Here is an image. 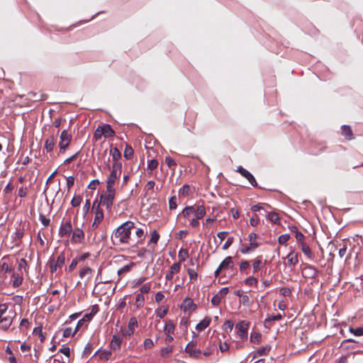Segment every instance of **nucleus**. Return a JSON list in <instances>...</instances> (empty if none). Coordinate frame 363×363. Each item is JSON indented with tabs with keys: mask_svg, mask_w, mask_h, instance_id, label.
<instances>
[{
	"mask_svg": "<svg viewBox=\"0 0 363 363\" xmlns=\"http://www.w3.org/2000/svg\"><path fill=\"white\" fill-rule=\"evenodd\" d=\"M133 149L130 146L126 145L124 150V157L126 159H130L133 157Z\"/></svg>",
	"mask_w": 363,
	"mask_h": 363,
	"instance_id": "473e14b6",
	"label": "nucleus"
},
{
	"mask_svg": "<svg viewBox=\"0 0 363 363\" xmlns=\"http://www.w3.org/2000/svg\"><path fill=\"white\" fill-rule=\"evenodd\" d=\"M349 331L355 336H363V327L357 328H350Z\"/></svg>",
	"mask_w": 363,
	"mask_h": 363,
	"instance_id": "72a5a7b5",
	"label": "nucleus"
},
{
	"mask_svg": "<svg viewBox=\"0 0 363 363\" xmlns=\"http://www.w3.org/2000/svg\"><path fill=\"white\" fill-rule=\"evenodd\" d=\"M220 269H233L234 266V263L233 262L232 257L228 256L225 257L220 264Z\"/></svg>",
	"mask_w": 363,
	"mask_h": 363,
	"instance_id": "2eb2a0df",
	"label": "nucleus"
},
{
	"mask_svg": "<svg viewBox=\"0 0 363 363\" xmlns=\"http://www.w3.org/2000/svg\"><path fill=\"white\" fill-rule=\"evenodd\" d=\"M196 305L194 303L193 300L191 298H185L183 301L181 308L184 311H194L196 308Z\"/></svg>",
	"mask_w": 363,
	"mask_h": 363,
	"instance_id": "1a4fd4ad",
	"label": "nucleus"
},
{
	"mask_svg": "<svg viewBox=\"0 0 363 363\" xmlns=\"http://www.w3.org/2000/svg\"><path fill=\"white\" fill-rule=\"evenodd\" d=\"M301 250H302L303 253L305 255H306L308 257L310 258L312 255L310 247L308 245H306V243H302L301 245Z\"/></svg>",
	"mask_w": 363,
	"mask_h": 363,
	"instance_id": "2f4dec72",
	"label": "nucleus"
},
{
	"mask_svg": "<svg viewBox=\"0 0 363 363\" xmlns=\"http://www.w3.org/2000/svg\"><path fill=\"white\" fill-rule=\"evenodd\" d=\"M101 130H103V135L105 138H110L115 135L114 130L111 128V125L109 124H104V125L101 126Z\"/></svg>",
	"mask_w": 363,
	"mask_h": 363,
	"instance_id": "f3484780",
	"label": "nucleus"
},
{
	"mask_svg": "<svg viewBox=\"0 0 363 363\" xmlns=\"http://www.w3.org/2000/svg\"><path fill=\"white\" fill-rule=\"evenodd\" d=\"M165 162L169 168L175 167L177 166L175 160L170 157H165Z\"/></svg>",
	"mask_w": 363,
	"mask_h": 363,
	"instance_id": "a18cd8bd",
	"label": "nucleus"
},
{
	"mask_svg": "<svg viewBox=\"0 0 363 363\" xmlns=\"http://www.w3.org/2000/svg\"><path fill=\"white\" fill-rule=\"evenodd\" d=\"M27 263L24 259H21L19 261H18V267L17 271L20 274H23V271L26 270Z\"/></svg>",
	"mask_w": 363,
	"mask_h": 363,
	"instance_id": "cd10ccee",
	"label": "nucleus"
},
{
	"mask_svg": "<svg viewBox=\"0 0 363 363\" xmlns=\"http://www.w3.org/2000/svg\"><path fill=\"white\" fill-rule=\"evenodd\" d=\"M169 209H171V210L177 208V197H176V196H172L169 199Z\"/></svg>",
	"mask_w": 363,
	"mask_h": 363,
	"instance_id": "58836bf2",
	"label": "nucleus"
},
{
	"mask_svg": "<svg viewBox=\"0 0 363 363\" xmlns=\"http://www.w3.org/2000/svg\"><path fill=\"white\" fill-rule=\"evenodd\" d=\"M121 342L122 337L117 335H113L110 344V347L113 350H119L121 348Z\"/></svg>",
	"mask_w": 363,
	"mask_h": 363,
	"instance_id": "ddd939ff",
	"label": "nucleus"
},
{
	"mask_svg": "<svg viewBox=\"0 0 363 363\" xmlns=\"http://www.w3.org/2000/svg\"><path fill=\"white\" fill-rule=\"evenodd\" d=\"M135 301L137 303L138 308L143 306L144 304V301H145V297H144L143 294H138L136 296Z\"/></svg>",
	"mask_w": 363,
	"mask_h": 363,
	"instance_id": "4c0bfd02",
	"label": "nucleus"
},
{
	"mask_svg": "<svg viewBox=\"0 0 363 363\" xmlns=\"http://www.w3.org/2000/svg\"><path fill=\"white\" fill-rule=\"evenodd\" d=\"M84 239V231L81 228H76L72 233L71 241L73 243H80Z\"/></svg>",
	"mask_w": 363,
	"mask_h": 363,
	"instance_id": "6e6552de",
	"label": "nucleus"
},
{
	"mask_svg": "<svg viewBox=\"0 0 363 363\" xmlns=\"http://www.w3.org/2000/svg\"><path fill=\"white\" fill-rule=\"evenodd\" d=\"M74 331L72 330V328L69 327L66 328L63 331V337H68L71 335H74Z\"/></svg>",
	"mask_w": 363,
	"mask_h": 363,
	"instance_id": "052dcab7",
	"label": "nucleus"
},
{
	"mask_svg": "<svg viewBox=\"0 0 363 363\" xmlns=\"http://www.w3.org/2000/svg\"><path fill=\"white\" fill-rule=\"evenodd\" d=\"M279 291L280 294H281L284 296H289L291 294V291L288 287H282Z\"/></svg>",
	"mask_w": 363,
	"mask_h": 363,
	"instance_id": "13d9d810",
	"label": "nucleus"
},
{
	"mask_svg": "<svg viewBox=\"0 0 363 363\" xmlns=\"http://www.w3.org/2000/svg\"><path fill=\"white\" fill-rule=\"evenodd\" d=\"M267 218L271 221L272 223H274L275 224L279 223V215L274 211L269 212L267 215Z\"/></svg>",
	"mask_w": 363,
	"mask_h": 363,
	"instance_id": "b1692460",
	"label": "nucleus"
},
{
	"mask_svg": "<svg viewBox=\"0 0 363 363\" xmlns=\"http://www.w3.org/2000/svg\"><path fill=\"white\" fill-rule=\"evenodd\" d=\"M91 269L89 267H86L81 269L79 272V277L81 279H83L86 274L91 273Z\"/></svg>",
	"mask_w": 363,
	"mask_h": 363,
	"instance_id": "de8ad7c7",
	"label": "nucleus"
},
{
	"mask_svg": "<svg viewBox=\"0 0 363 363\" xmlns=\"http://www.w3.org/2000/svg\"><path fill=\"white\" fill-rule=\"evenodd\" d=\"M257 238V235L255 233H251L248 236V240L250 242V245L252 247V248L257 249L259 244L256 242V239Z\"/></svg>",
	"mask_w": 363,
	"mask_h": 363,
	"instance_id": "5701e85b",
	"label": "nucleus"
},
{
	"mask_svg": "<svg viewBox=\"0 0 363 363\" xmlns=\"http://www.w3.org/2000/svg\"><path fill=\"white\" fill-rule=\"evenodd\" d=\"M234 238L233 237H229L224 245H223V250H227L233 242Z\"/></svg>",
	"mask_w": 363,
	"mask_h": 363,
	"instance_id": "680f3d73",
	"label": "nucleus"
},
{
	"mask_svg": "<svg viewBox=\"0 0 363 363\" xmlns=\"http://www.w3.org/2000/svg\"><path fill=\"white\" fill-rule=\"evenodd\" d=\"M188 274L191 280L196 279L198 275L197 272L193 269H189Z\"/></svg>",
	"mask_w": 363,
	"mask_h": 363,
	"instance_id": "338daca9",
	"label": "nucleus"
},
{
	"mask_svg": "<svg viewBox=\"0 0 363 363\" xmlns=\"http://www.w3.org/2000/svg\"><path fill=\"white\" fill-rule=\"evenodd\" d=\"M342 134L347 138V140H352V131L350 125H343L341 127Z\"/></svg>",
	"mask_w": 363,
	"mask_h": 363,
	"instance_id": "412c9836",
	"label": "nucleus"
},
{
	"mask_svg": "<svg viewBox=\"0 0 363 363\" xmlns=\"http://www.w3.org/2000/svg\"><path fill=\"white\" fill-rule=\"evenodd\" d=\"M65 257L62 254L57 257L56 261H55L53 256L50 257L49 259V264L50 267L51 272H56L58 268H61L65 263Z\"/></svg>",
	"mask_w": 363,
	"mask_h": 363,
	"instance_id": "7ed1b4c3",
	"label": "nucleus"
},
{
	"mask_svg": "<svg viewBox=\"0 0 363 363\" xmlns=\"http://www.w3.org/2000/svg\"><path fill=\"white\" fill-rule=\"evenodd\" d=\"M114 198L115 195L102 193L100 196V201L97 204V207L99 208V206L101 204L106 207L108 211L110 212L111 211Z\"/></svg>",
	"mask_w": 363,
	"mask_h": 363,
	"instance_id": "f03ea898",
	"label": "nucleus"
},
{
	"mask_svg": "<svg viewBox=\"0 0 363 363\" xmlns=\"http://www.w3.org/2000/svg\"><path fill=\"white\" fill-rule=\"evenodd\" d=\"M290 238L289 234H283L278 238V242L280 245H284Z\"/></svg>",
	"mask_w": 363,
	"mask_h": 363,
	"instance_id": "ea45409f",
	"label": "nucleus"
},
{
	"mask_svg": "<svg viewBox=\"0 0 363 363\" xmlns=\"http://www.w3.org/2000/svg\"><path fill=\"white\" fill-rule=\"evenodd\" d=\"M192 341L189 342L185 348V352L189 353V355L194 358H200L201 355V351L200 350H194L191 348L193 346Z\"/></svg>",
	"mask_w": 363,
	"mask_h": 363,
	"instance_id": "9d476101",
	"label": "nucleus"
},
{
	"mask_svg": "<svg viewBox=\"0 0 363 363\" xmlns=\"http://www.w3.org/2000/svg\"><path fill=\"white\" fill-rule=\"evenodd\" d=\"M286 258H287L288 264L293 267H294L298 262L297 253H296L293 251L290 252L288 254Z\"/></svg>",
	"mask_w": 363,
	"mask_h": 363,
	"instance_id": "a211bd4d",
	"label": "nucleus"
},
{
	"mask_svg": "<svg viewBox=\"0 0 363 363\" xmlns=\"http://www.w3.org/2000/svg\"><path fill=\"white\" fill-rule=\"evenodd\" d=\"M103 135V130H101V126H98L94 133V138L96 141L101 138Z\"/></svg>",
	"mask_w": 363,
	"mask_h": 363,
	"instance_id": "09e8293b",
	"label": "nucleus"
},
{
	"mask_svg": "<svg viewBox=\"0 0 363 363\" xmlns=\"http://www.w3.org/2000/svg\"><path fill=\"white\" fill-rule=\"evenodd\" d=\"M103 218V211L100 209L99 207H96L93 225L97 226L102 221Z\"/></svg>",
	"mask_w": 363,
	"mask_h": 363,
	"instance_id": "aec40b11",
	"label": "nucleus"
},
{
	"mask_svg": "<svg viewBox=\"0 0 363 363\" xmlns=\"http://www.w3.org/2000/svg\"><path fill=\"white\" fill-rule=\"evenodd\" d=\"M255 248H252V247L251 245H247V244H242V246H241V248L240 249V252L242 253V254H248L250 253L251 251H253L255 250Z\"/></svg>",
	"mask_w": 363,
	"mask_h": 363,
	"instance_id": "7c9ffc66",
	"label": "nucleus"
},
{
	"mask_svg": "<svg viewBox=\"0 0 363 363\" xmlns=\"http://www.w3.org/2000/svg\"><path fill=\"white\" fill-rule=\"evenodd\" d=\"M1 271L6 272V273H9V274H11L14 270L9 266V264L6 262H4L2 263V264L1 265Z\"/></svg>",
	"mask_w": 363,
	"mask_h": 363,
	"instance_id": "49530a36",
	"label": "nucleus"
},
{
	"mask_svg": "<svg viewBox=\"0 0 363 363\" xmlns=\"http://www.w3.org/2000/svg\"><path fill=\"white\" fill-rule=\"evenodd\" d=\"M133 265L134 264L133 262H131L129 264L124 265L123 267L118 270V274L121 276L125 273L130 272Z\"/></svg>",
	"mask_w": 363,
	"mask_h": 363,
	"instance_id": "c85d7f7f",
	"label": "nucleus"
},
{
	"mask_svg": "<svg viewBox=\"0 0 363 363\" xmlns=\"http://www.w3.org/2000/svg\"><path fill=\"white\" fill-rule=\"evenodd\" d=\"M159 238H160L159 233L156 230H154L151 234V238H150V242L157 244Z\"/></svg>",
	"mask_w": 363,
	"mask_h": 363,
	"instance_id": "8fccbe9b",
	"label": "nucleus"
},
{
	"mask_svg": "<svg viewBox=\"0 0 363 363\" xmlns=\"http://www.w3.org/2000/svg\"><path fill=\"white\" fill-rule=\"evenodd\" d=\"M191 191V186L188 184H184L180 188L179 192L182 194L183 196H187L189 194Z\"/></svg>",
	"mask_w": 363,
	"mask_h": 363,
	"instance_id": "f704fd0d",
	"label": "nucleus"
},
{
	"mask_svg": "<svg viewBox=\"0 0 363 363\" xmlns=\"http://www.w3.org/2000/svg\"><path fill=\"white\" fill-rule=\"evenodd\" d=\"M33 335L39 338L40 343H43L45 340V336L43 333V325L40 324L38 326L35 327L33 330Z\"/></svg>",
	"mask_w": 363,
	"mask_h": 363,
	"instance_id": "dca6fc26",
	"label": "nucleus"
},
{
	"mask_svg": "<svg viewBox=\"0 0 363 363\" xmlns=\"http://www.w3.org/2000/svg\"><path fill=\"white\" fill-rule=\"evenodd\" d=\"M27 194V189L26 187H21L18 191V196L19 197H24Z\"/></svg>",
	"mask_w": 363,
	"mask_h": 363,
	"instance_id": "774afa93",
	"label": "nucleus"
},
{
	"mask_svg": "<svg viewBox=\"0 0 363 363\" xmlns=\"http://www.w3.org/2000/svg\"><path fill=\"white\" fill-rule=\"evenodd\" d=\"M211 321V318L205 317L196 325V330L198 331H203L210 325Z\"/></svg>",
	"mask_w": 363,
	"mask_h": 363,
	"instance_id": "4468645a",
	"label": "nucleus"
},
{
	"mask_svg": "<svg viewBox=\"0 0 363 363\" xmlns=\"http://www.w3.org/2000/svg\"><path fill=\"white\" fill-rule=\"evenodd\" d=\"M249 328V323L246 320H242L236 324L235 330L237 335L241 339H246L247 337V330Z\"/></svg>",
	"mask_w": 363,
	"mask_h": 363,
	"instance_id": "20e7f679",
	"label": "nucleus"
},
{
	"mask_svg": "<svg viewBox=\"0 0 363 363\" xmlns=\"http://www.w3.org/2000/svg\"><path fill=\"white\" fill-rule=\"evenodd\" d=\"M245 284H247L248 286H254V285L257 284V279L253 277H250L245 279Z\"/></svg>",
	"mask_w": 363,
	"mask_h": 363,
	"instance_id": "864d4df0",
	"label": "nucleus"
},
{
	"mask_svg": "<svg viewBox=\"0 0 363 363\" xmlns=\"http://www.w3.org/2000/svg\"><path fill=\"white\" fill-rule=\"evenodd\" d=\"M111 154L112 155L113 160L115 162L118 161L121 157V153L117 147L111 149Z\"/></svg>",
	"mask_w": 363,
	"mask_h": 363,
	"instance_id": "c756f323",
	"label": "nucleus"
},
{
	"mask_svg": "<svg viewBox=\"0 0 363 363\" xmlns=\"http://www.w3.org/2000/svg\"><path fill=\"white\" fill-rule=\"evenodd\" d=\"M11 274L13 279V285L14 286H20L21 284L22 280H23L22 277H21L23 274H20L18 272L13 271Z\"/></svg>",
	"mask_w": 363,
	"mask_h": 363,
	"instance_id": "4be33fe9",
	"label": "nucleus"
},
{
	"mask_svg": "<svg viewBox=\"0 0 363 363\" xmlns=\"http://www.w3.org/2000/svg\"><path fill=\"white\" fill-rule=\"evenodd\" d=\"M12 323V318L10 315L1 316L0 318V328L3 330H7Z\"/></svg>",
	"mask_w": 363,
	"mask_h": 363,
	"instance_id": "f8f14e48",
	"label": "nucleus"
},
{
	"mask_svg": "<svg viewBox=\"0 0 363 363\" xmlns=\"http://www.w3.org/2000/svg\"><path fill=\"white\" fill-rule=\"evenodd\" d=\"M173 351V346H167L161 349V355L165 356Z\"/></svg>",
	"mask_w": 363,
	"mask_h": 363,
	"instance_id": "5fc2aeb1",
	"label": "nucleus"
},
{
	"mask_svg": "<svg viewBox=\"0 0 363 363\" xmlns=\"http://www.w3.org/2000/svg\"><path fill=\"white\" fill-rule=\"evenodd\" d=\"M138 326V320L135 317H132L129 320L128 328L135 330V328Z\"/></svg>",
	"mask_w": 363,
	"mask_h": 363,
	"instance_id": "a19ab883",
	"label": "nucleus"
},
{
	"mask_svg": "<svg viewBox=\"0 0 363 363\" xmlns=\"http://www.w3.org/2000/svg\"><path fill=\"white\" fill-rule=\"evenodd\" d=\"M281 318L282 315L281 314L269 316L267 318L264 320V325L266 327H269L272 321L279 320Z\"/></svg>",
	"mask_w": 363,
	"mask_h": 363,
	"instance_id": "a878e982",
	"label": "nucleus"
},
{
	"mask_svg": "<svg viewBox=\"0 0 363 363\" xmlns=\"http://www.w3.org/2000/svg\"><path fill=\"white\" fill-rule=\"evenodd\" d=\"M195 218L201 219L206 215V208L203 205H199L196 206V209L194 213Z\"/></svg>",
	"mask_w": 363,
	"mask_h": 363,
	"instance_id": "6ab92c4d",
	"label": "nucleus"
},
{
	"mask_svg": "<svg viewBox=\"0 0 363 363\" xmlns=\"http://www.w3.org/2000/svg\"><path fill=\"white\" fill-rule=\"evenodd\" d=\"M118 174V173H116L115 171H111V174L107 178L106 183L114 184L117 179Z\"/></svg>",
	"mask_w": 363,
	"mask_h": 363,
	"instance_id": "e433bc0d",
	"label": "nucleus"
},
{
	"mask_svg": "<svg viewBox=\"0 0 363 363\" xmlns=\"http://www.w3.org/2000/svg\"><path fill=\"white\" fill-rule=\"evenodd\" d=\"M196 209V206H187L182 210V215L184 217H189L191 214L194 213Z\"/></svg>",
	"mask_w": 363,
	"mask_h": 363,
	"instance_id": "393cba45",
	"label": "nucleus"
},
{
	"mask_svg": "<svg viewBox=\"0 0 363 363\" xmlns=\"http://www.w3.org/2000/svg\"><path fill=\"white\" fill-rule=\"evenodd\" d=\"M295 238H296L297 242L300 243V245H301L302 243H305L304 242V235L299 230H298L296 233H295Z\"/></svg>",
	"mask_w": 363,
	"mask_h": 363,
	"instance_id": "3c124183",
	"label": "nucleus"
},
{
	"mask_svg": "<svg viewBox=\"0 0 363 363\" xmlns=\"http://www.w3.org/2000/svg\"><path fill=\"white\" fill-rule=\"evenodd\" d=\"M82 201V198L79 195L75 196L72 198L71 201V205L74 207H77L80 205Z\"/></svg>",
	"mask_w": 363,
	"mask_h": 363,
	"instance_id": "c03bdc74",
	"label": "nucleus"
},
{
	"mask_svg": "<svg viewBox=\"0 0 363 363\" xmlns=\"http://www.w3.org/2000/svg\"><path fill=\"white\" fill-rule=\"evenodd\" d=\"M98 353H99V356H100V358L102 359H105V360H108L111 356V352L110 351H107V350H97L94 356H96Z\"/></svg>",
	"mask_w": 363,
	"mask_h": 363,
	"instance_id": "bb28decb",
	"label": "nucleus"
},
{
	"mask_svg": "<svg viewBox=\"0 0 363 363\" xmlns=\"http://www.w3.org/2000/svg\"><path fill=\"white\" fill-rule=\"evenodd\" d=\"M157 165L158 162L156 160L152 159L151 160H148L147 162V169L151 171L156 169Z\"/></svg>",
	"mask_w": 363,
	"mask_h": 363,
	"instance_id": "79ce46f5",
	"label": "nucleus"
},
{
	"mask_svg": "<svg viewBox=\"0 0 363 363\" xmlns=\"http://www.w3.org/2000/svg\"><path fill=\"white\" fill-rule=\"evenodd\" d=\"M140 294H147L150 291V284L149 283L143 284L140 287Z\"/></svg>",
	"mask_w": 363,
	"mask_h": 363,
	"instance_id": "bf43d9fd",
	"label": "nucleus"
},
{
	"mask_svg": "<svg viewBox=\"0 0 363 363\" xmlns=\"http://www.w3.org/2000/svg\"><path fill=\"white\" fill-rule=\"evenodd\" d=\"M71 140V135L66 130H64L60 135V150H65L69 145Z\"/></svg>",
	"mask_w": 363,
	"mask_h": 363,
	"instance_id": "0eeeda50",
	"label": "nucleus"
},
{
	"mask_svg": "<svg viewBox=\"0 0 363 363\" xmlns=\"http://www.w3.org/2000/svg\"><path fill=\"white\" fill-rule=\"evenodd\" d=\"M134 228V223L126 221L118 227L111 235V240L114 245L128 244L131 240V230Z\"/></svg>",
	"mask_w": 363,
	"mask_h": 363,
	"instance_id": "f257e3e1",
	"label": "nucleus"
},
{
	"mask_svg": "<svg viewBox=\"0 0 363 363\" xmlns=\"http://www.w3.org/2000/svg\"><path fill=\"white\" fill-rule=\"evenodd\" d=\"M121 331H122V334L123 336H130L134 333L135 330H133L131 328H122Z\"/></svg>",
	"mask_w": 363,
	"mask_h": 363,
	"instance_id": "e2e57ef3",
	"label": "nucleus"
},
{
	"mask_svg": "<svg viewBox=\"0 0 363 363\" xmlns=\"http://www.w3.org/2000/svg\"><path fill=\"white\" fill-rule=\"evenodd\" d=\"M113 184H114L106 183V190L104 193L115 195L116 189L113 188Z\"/></svg>",
	"mask_w": 363,
	"mask_h": 363,
	"instance_id": "37998d69",
	"label": "nucleus"
},
{
	"mask_svg": "<svg viewBox=\"0 0 363 363\" xmlns=\"http://www.w3.org/2000/svg\"><path fill=\"white\" fill-rule=\"evenodd\" d=\"M179 270H180V263L176 262V263H174L171 266L169 271L174 274L176 273H178L179 272Z\"/></svg>",
	"mask_w": 363,
	"mask_h": 363,
	"instance_id": "6e6d98bb",
	"label": "nucleus"
},
{
	"mask_svg": "<svg viewBox=\"0 0 363 363\" xmlns=\"http://www.w3.org/2000/svg\"><path fill=\"white\" fill-rule=\"evenodd\" d=\"M236 172L240 173L243 177L247 179L252 186L255 187L257 186V181L254 176L249 171L243 168L242 166H239L237 168Z\"/></svg>",
	"mask_w": 363,
	"mask_h": 363,
	"instance_id": "39448f33",
	"label": "nucleus"
},
{
	"mask_svg": "<svg viewBox=\"0 0 363 363\" xmlns=\"http://www.w3.org/2000/svg\"><path fill=\"white\" fill-rule=\"evenodd\" d=\"M222 298L218 294L213 296L211 298V303L213 306H218L220 303Z\"/></svg>",
	"mask_w": 363,
	"mask_h": 363,
	"instance_id": "603ef678",
	"label": "nucleus"
},
{
	"mask_svg": "<svg viewBox=\"0 0 363 363\" xmlns=\"http://www.w3.org/2000/svg\"><path fill=\"white\" fill-rule=\"evenodd\" d=\"M303 275L306 278L315 279L318 275V270L313 265H306L303 269Z\"/></svg>",
	"mask_w": 363,
	"mask_h": 363,
	"instance_id": "423d86ee",
	"label": "nucleus"
},
{
	"mask_svg": "<svg viewBox=\"0 0 363 363\" xmlns=\"http://www.w3.org/2000/svg\"><path fill=\"white\" fill-rule=\"evenodd\" d=\"M164 330L167 334H171L174 333V325L172 323L168 322L165 323Z\"/></svg>",
	"mask_w": 363,
	"mask_h": 363,
	"instance_id": "c9c22d12",
	"label": "nucleus"
},
{
	"mask_svg": "<svg viewBox=\"0 0 363 363\" xmlns=\"http://www.w3.org/2000/svg\"><path fill=\"white\" fill-rule=\"evenodd\" d=\"M270 350V347H262L261 348H259V350H257V354H259V355H264V354H266L267 352H269V351Z\"/></svg>",
	"mask_w": 363,
	"mask_h": 363,
	"instance_id": "69168bd1",
	"label": "nucleus"
},
{
	"mask_svg": "<svg viewBox=\"0 0 363 363\" xmlns=\"http://www.w3.org/2000/svg\"><path fill=\"white\" fill-rule=\"evenodd\" d=\"M72 230V227L71 224V221H66L65 223H62L60 228V233L62 236L69 235Z\"/></svg>",
	"mask_w": 363,
	"mask_h": 363,
	"instance_id": "9b49d317",
	"label": "nucleus"
},
{
	"mask_svg": "<svg viewBox=\"0 0 363 363\" xmlns=\"http://www.w3.org/2000/svg\"><path fill=\"white\" fill-rule=\"evenodd\" d=\"M99 184V179H93L88 185V188L94 190L96 189V186Z\"/></svg>",
	"mask_w": 363,
	"mask_h": 363,
	"instance_id": "0e129e2a",
	"label": "nucleus"
},
{
	"mask_svg": "<svg viewBox=\"0 0 363 363\" xmlns=\"http://www.w3.org/2000/svg\"><path fill=\"white\" fill-rule=\"evenodd\" d=\"M122 168V164L121 162H117V161L113 163L112 171H115L116 173L121 174Z\"/></svg>",
	"mask_w": 363,
	"mask_h": 363,
	"instance_id": "4d7b16f0",
	"label": "nucleus"
}]
</instances>
